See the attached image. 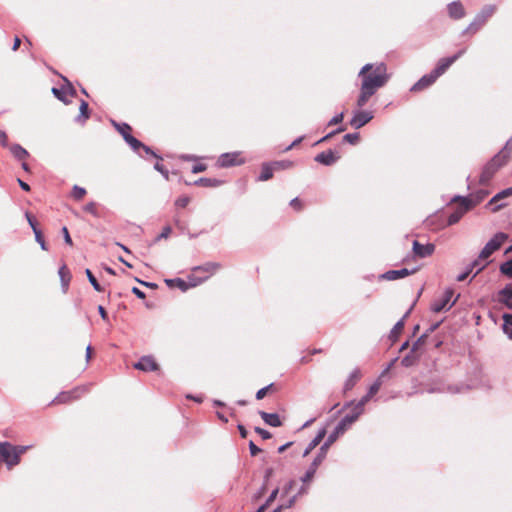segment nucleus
Wrapping results in <instances>:
<instances>
[{
	"label": "nucleus",
	"instance_id": "64",
	"mask_svg": "<svg viewBox=\"0 0 512 512\" xmlns=\"http://www.w3.org/2000/svg\"><path fill=\"white\" fill-rule=\"evenodd\" d=\"M290 205H291L293 208L298 209V210L301 208V203H300V201H299V199H298V198H294V199H292V200L290 201Z\"/></svg>",
	"mask_w": 512,
	"mask_h": 512
},
{
	"label": "nucleus",
	"instance_id": "24",
	"mask_svg": "<svg viewBox=\"0 0 512 512\" xmlns=\"http://www.w3.org/2000/svg\"><path fill=\"white\" fill-rule=\"evenodd\" d=\"M499 302L503 303L507 308L512 309V286L507 285L498 293Z\"/></svg>",
	"mask_w": 512,
	"mask_h": 512
},
{
	"label": "nucleus",
	"instance_id": "16",
	"mask_svg": "<svg viewBox=\"0 0 512 512\" xmlns=\"http://www.w3.org/2000/svg\"><path fill=\"white\" fill-rule=\"evenodd\" d=\"M417 270H418V268H413V269L402 268L399 270H389L382 275V278H384L388 281H393V280H397V279L409 276L411 274H414Z\"/></svg>",
	"mask_w": 512,
	"mask_h": 512
},
{
	"label": "nucleus",
	"instance_id": "61",
	"mask_svg": "<svg viewBox=\"0 0 512 512\" xmlns=\"http://www.w3.org/2000/svg\"><path fill=\"white\" fill-rule=\"evenodd\" d=\"M303 139H304L303 136L298 137L285 150L288 151V150L292 149L294 146H296L299 143H301Z\"/></svg>",
	"mask_w": 512,
	"mask_h": 512
},
{
	"label": "nucleus",
	"instance_id": "59",
	"mask_svg": "<svg viewBox=\"0 0 512 512\" xmlns=\"http://www.w3.org/2000/svg\"><path fill=\"white\" fill-rule=\"evenodd\" d=\"M132 293L140 299L145 298V293L137 287L132 288Z\"/></svg>",
	"mask_w": 512,
	"mask_h": 512
},
{
	"label": "nucleus",
	"instance_id": "41",
	"mask_svg": "<svg viewBox=\"0 0 512 512\" xmlns=\"http://www.w3.org/2000/svg\"><path fill=\"white\" fill-rule=\"evenodd\" d=\"M35 240L40 245L42 250H47L46 243L41 235V231L38 228H34Z\"/></svg>",
	"mask_w": 512,
	"mask_h": 512
},
{
	"label": "nucleus",
	"instance_id": "1",
	"mask_svg": "<svg viewBox=\"0 0 512 512\" xmlns=\"http://www.w3.org/2000/svg\"><path fill=\"white\" fill-rule=\"evenodd\" d=\"M358 76L362 81L356 105L362 108L378 89L386 85L390 79V74L387 71L386 64L380 62L376 64H365L360 69Z\"/></svg>",
	"mask_w": 512,
	"mask_h": 512
},
{
	"label": "nucleus",
	"instance_id": "19",
	"mask_svg": "<svg viewBox=\"0 0 512 512\" xmlns=\"http://www.w3.org/2000/svg\"><path fill=\"white\" fill-rule=\"evenodd\" d=\"M66 82V85H63L61 88H52V93L54 94V96L64 103H67L66 96H73L76 93L73 86L68 81Z\"/></svg>",
	"mask_w": 512,
	"mask_h": 512
},
{
	"label": "nucleus",
	"instance_id": "35",
	"mask_svg": "<svg viewBox=\"0 0 512 512\" xmlns=\"http://www.w3.org/2000/svg\"><path fill=\"white\" fill-rule=\"evenodd\" d=\"M80 114L76 118V121L78 122H84L89 118L88 114V103L86 101H81L80 107H79Z\"/></svg>",
	"mask_w": 512,
	"mask_h": 512
},
{
	"label": "nucleus",
	"instance_id": "48",
	"mask_svg": "<svg viewBox=\"0 0 512 512\" xmlns=\"http://www.w3.org/2000/svg\"><path fill=\"white\" fill-rule=\"evenodd\" d=\"M343 118H344V113L341 112V113L335 115L334 117H332L328 124L329 125H336V124L342 122Z\"/></svg>",
	"mask_w": 512,
	"mask_h": 512
},
{
	"label": "nucleus",
	"instance_id": "23",
	"mask_svg": "<svg viewBox=\"0 0 512 512\" xmlns=\"http://www.w3.org/2000/svg\"><path fill=\"white\" fill-rule=\"evenodd\" d=\"M337 159L338 156H336L334 152L331 150L322 152L315 157L316 162L326 166L334 164L337 161Z\"/></svg>",
	"mask_w": 512,
	"mask_h": 512
},
{
	"label": "nucleus",
	"instance_id": "56",
	"mask_svg": "<svg viewBox=\"0 0 512 512\" xmlns=\"http://www.w3.org/2000/svg\"><path fill=\"white\" fill-rule=\"evenodd\" d=\"M206 168H207V167H206V165H204V164H197V165H194V166L192 167V173L197 174V173L203 172V171H205V170H206Z\"/></svg>",
	"mask_w": 512,
	"mask_h": 512
},
{
	"label": "nucleus",
	"instance_id": "45",
	"mask_svg": "<svg viewBox=\"0 0 512 512\" xmlns=\"http://www.w3.org/2000/svg\"><path fill=\"white\" fill-rule=\"evenodd\" d=\"M273 166L275 168H279V169H287V168H291L293 166V162L288 161V160L277 161V162L273 163Z\"/></svg>",
	"mask_w": 512,
	"mask_h": 512
},
{
	"label": "nucleus",
	"instance_id": "9",
	"mask_svg": "<svg viewBox=\"0 0 512 512\" xmlns=\"http://www.w3.org/2000/svg\"><path fill=\"white\" fill-rule=\"evenodd\" d=\"M453 200L454 201L455 200H460L461 207L459 208V210L455 211L454 213H452L448 217V224L449 225L456 224L462 218L464 213L466 211H468L471 207H473L472 200L469 197H459V196H457Z\"/></svg>",
	"mask_w": 512,
	"mask_h": 512
},
{
	"label": "nucleus",
	"instance_id": "3",
	"mask_svg": "<svg viewBox=\"0 0 512 512\" xmlns=\"http://www.w3.org/2000/svg\"><path fill=\"white\" fill-rule=\"evenodd\" d=\"M218 268L219 264L217 263H207L193 269V272L188 276V283L181 278L166 279L165 283L169 287L177 286L182 291H186L188 287H196L206 281Z\"/></svg>",
	"mask_w": 512,
	"mask_h": 512
},
{
	"label": "nucleus",
	"instance_id": "57",
	"mask_svg": "<svg viewBox=\"0 0 512 512\" xmlns=\"http://www.w3.org/2000/svg\"><path fill=\"white\" fill-rule=\"evenodd\" d=\"M470 273H472V269H469V268L467 267L466 271H464L463 273H461V274H459V275L457 276V281H459V282L464 281V280L468 277V275H469Z\"/></svg>",
	"mask_w": 512,
	"mask_h": 512
},
{
	"label": "nucleus",
	"instance_id": "36",
	"mask_svg": "<svg viewBox=\"0 0 512 512\" xmlns=\"http://www.w3.org/2000/svg\"><path fill=\"white\" fill-rule=\"evenodd\" d=\"M195 184L208 187H216L220 186L222 184V181L218 179L200 178L195 182Z\"/></svg>",
	"mask_w": 512,
	"mask_h": 512
},
{
	"label": "nucleus",
	"instance_id": "46",
	"mask_svg": "<svg viewBox=\"0 0 512 512\" xmlns=\"http://www.w3.org/2000/svg\"><path fill=\"white\" fill-rule=\"evenodd\" d=\"M154 169H155V170H157L158 172H160V173L164 176V178H165L166 180H168V178H169V172H168V170H166V169L164 168V166H163L161 163L157 162V163L154 165Z\"/></svg>",
	"mask_w": 512,
	"mask_h": 512
},
{
	"label": "nucleus",
	"instance_id": "28",
	"mask_svg": "<svg viewBox=\"0 0 512 512\" xmlns=\"http://www.w3.org/2000/svg\"><path fill=\"white\" fill-rule=\"evenodd\" d=\"M325 434H326V431L324 429L319 431L318 434L315 436V438L309 443V445L306 448V450L304 451L303 455L307 456L316 446H318L320 444V442L322 441V439L324 438Z\"/></svg>",
	"mask_w": 512,
	"mask_h": 512
},
{
	"label": "nucleus",
	"instance_id": "43",
	"mask_svg": "<svg viewBox=\"0 0 512 512\" xmlns=\"http://www.w3.org/2000/svg\"><path fill=\"white\" fill-rule=\"evenodd\" d=\"M190 202V197L181 196L175 201V205L179 208H185Z\"/></svg>",
	"mask_w": 512,
	"mask_h": 512
},
{
	"label": "nucleus",
	"instance_id": "42",
	"mask_svg": "<svg viewBox=\"0 0 512 512\" xmlns=\"http://www.w3.org/2000/svg\"><path fill=\"white\" fill-rule=\"evenodd\" d=\"M483 25L480 24L475 18L469 24L465 32L476 33Z\"/></svg>",
	"mask_w": 512,
	"mask_h": 512
},
{
	"label": "nucleus",
	"instance_id": "12",
	"mask_svg": "<svg viewBox=\"0 0 512 512\" xmlns=\"http://www.w3.org/2000/svg\"><path fill=\"white\" fill-rule=\"evenodd\" d=\"M453 296L452 290H447L443 296L437 300H435L432 304V310L436 313H439L443 310H448L452 307L454 302H451Z\"/></svg>",
	"mask_w": 512,
	"mask_h": 512
},
{
	"label": "nucleus",
	"instance_id": "29",
	"mask_svg": "<svg viewBox=\"0 0 512 512\" xmlns=\"http://www.w3.org/2000/svg\"><path fill=\"white\" fill-rule=\"evenodd\" d=\"M10 151L12 153V155L18 159V160H23L25 158L28 157V152L25 148H23L21 145L19 144H14L10 147Z\"/></svg>",
	"mask_w": 512,
	"mask_h": 512
},
{
	"label": "nucleus",
	"instance_id": "4",
	"mask_svg": "<svg viewBox=\"0 0 512 512\" xmlns=\"http://www.w3.org/2000/svg\"><path fill=\"white\" fill-rule=\"evenodd\" d=\"M511 151V141H508L505 147L489 163L486 164L479 179L482 185L487 184L496 171L507 162Z\"/></svg>",
	"mask_w": 512,
	"mask_h": 512
},
{
	"label": "nucleus",
	"instance_id": "20",
	"mask_svg": "<svg viewBox=\"0 0 512 512\" xmlns=\"http://www.w3.org/2000/svg\"><path fill=\"white\" fill-rule=\"evenodd\" d=\"M438 77L433 73L431 72L430 74H426L424 76H422L412 87H411V91L412 92H417V91H421L427 87H429L430 85H432L436 79Z\"/></svg>",
	"mask_w": 512,
	"mask_h": 512
},
{
	"label": "nucleus",
	"instance_id": "7",
	"mask_svg": "<svg viewBox=\"0 0 512 512\" xmlns=\"http://www.w3.org/2000/svg\"><path fill=\"white\" fill-rule=\"evenodd\" d=\"M0 460L5 462L8 469L16 466L20 461L18 453L15 452V446L8 442H0Z\"/></svg>",
	"mask_w": 512,
	"mask_h": 512
},
{
	"label": "nucleus",
	"instance_id": "34",
	"mask_svg": "<svg viewBox=\"0 0 512 512\" xmlns=\"http://www.w3.org/2000/svg\"><path fill=\"white\" fill-rule=\"evenodd\" d=\"M486 259H480L478 257V259L474 260L472 263H470V265L468 266L469 269H472L475 270V273H474V277L480 273L487 265V263H485Z\"/></svg>",
	"mask_w": 512,
	"mask_h": 512
},
{
	"label": "nucleus",
	"instance_id": "15",
	"mask_svg": "<svg viewBox=\"0 0 512 512\" xmlns=\"http://www.w3.org/2000/svg\"><path fill=\"white\" fill-rule=\"evenodd\" d=\"M125 142L131 147V149L135 152H138L140 149H142L146 154H150L156 158L161 159L155 152H153L148 146L144 145L142 142H140L138 139H136L132 135H127L125 137Z\"/></svg>",
	"mask_w": 512,
	"mask_h": 512
},
{
	"label": "nucleus",
	"instance_id": "62",
	"mask_svg": "<svg viewBox=\"0 0 512 512\" xmlns=\"http://www.w3.org/2000/svg\"><path fill=\"white\" fill-rule=\"evenodd\" d=\"M98 312H99V314H100V316H101V318L103 320H107L108 319L107 312H106V310L104 309L103 306H101V305L98 306Z\"/></svg>",
	"mask_w": 512,
	"mask_h": 512
},
{
	"label": "nucleus",
	"instance_id": "22",
	"mask_svg": "<svg viewBox=\"0 0 512 512\" xmlns=\"http://www.w3.org/2000/svg\"><path fill=\"white\" fill-rule=\"evenodd\" d=\"M495 5H485L474 17L480 24L484 25L486 21L495 13Z\"/></svg>",
	"mask_w": 512,
	"mask_h": 512
},
{
	"label": "nucleus",
	"instance_id": "8",
	"mask_svg": "<svg viewBox=\"0 0 512 512\" xmlns=\"http://www.w3.org/2000/svg\"><path fill=\"white\" fill-rule=\"evenodd\" d=\"M245 163V158L242 157L240 151L223 153L218 157L217 166L227 168L232 166H239Z\"/></svg>",
	"mask_w": 512,
	"mask_h": 512
},
{
	"label": "nucleus",
	"instance_id": "37",
	"mask_svg": "<svg viewBox=\"0 0 512 512\" xmlns=\"http://www.w3.org/2000/svg\"><path fill=\"white\" fill-rule=\"evenodd\" d=\"M512 196V187L506 188L497 193L490 201V203H498L500 200Z\"/></svg>",
	"mask_w": 512,
	"mask_h": 512
},
{
	"label": "nucleus",
	"instance_id": "25",
	"mask_svg": "<svg viewBox=\"0 0 512 512\" xmlns=\"http://www.w3.org/2000/svg\"><path fill=\"white\" fill-rule=\"evenodd\" d=\"M259 415L263 419V421L272 427H279L282 425L280 417L276 413H267L265 411H259Z\"/></svg>",
	"mask_w": 512,
	"mask_h": 512
},
{
	"label": "nucleus",
	"instance_id": "49",
	"mask_svg": "<svg viewBox=\"0 0 512 512\" xmlns=\"http://www.w3.org/2000/svg\"><path fill=\"white\" fill-rule=\"evenodd\" d=\"M272 386V384L266 386V387H263L261 388L260 390L257 391L256 393V398L258 400H261L265 397V395L267 394L268 390L270 389V387Z\"/></svg>",
	"mask_w": 512,
	"mask_h": 512
},
{
	"label": "nucleus",
	"instance_id": "21",
	"mask_svg": "<svg viewBox=\"0 0 512 512\" xmlns=\"http://www.w3.org/2000/svg\"><path fill=\"white\" fill-rule=\"evenodd\" d=\"M448 15L450 18L458 20L465 16L464 6L460 1H453L447 5Z\"/></svg>",
	"mask_w": 512,
	"mask_h": 512
},
{
	"label": "nucleus",
	"instance_id": "32",
	"mask_svg": "<svg viewBox=\"0 0 512 512\" xmlns=\"http://www.w3.org/2000/svg\"><path fill=\"white\" fill-rule=\"evenodd\" d=\"M112 125L116 128V130L122 135L123 139L125 140V137L127 135H131V127L126 123H117L116 121H111Z\"/></svg>",
	"mask_w": 512,
	"mask_h": 512
},
{
	"label": "nucleus",
	"instance_id": "60",
	"mask_svg": "<svg viewBox=\"0 0 512 512\" xmlns=\"http://www.w3.org/2000/svg\"><path fill=\"white\" fill-rule=\"evenodd\" d=\"M485 196H486V193L481 191L477 194L475 201L472 198H470L472 200L473 206L476 205L477 203H479L480 201H482Z\"/></svg>",
	"mask_w": 512,
	"mask_h": 512
},
{
	"label": "nucleus",
	"instance_id": "30",
	"mask_svg": "<svg viewBox=\"0 0 512 512\" xmlns=\"http://www.w3.org/2000/svg\"><path fill=\"white\" fill-rule=\"evenodd\" d=\"M361 373L359 369H354L345 382V389L350 390L354 387L356 382L360 379Z\"/></svg>",
	"mask_w": 512,
	"mask_h": 512
},
{
	"label": "nucleus",
	"instance_id": "38",
	"mask_svg": "<svg viewBox=\"0 0 512 512\" xmlns=\"http://www.w3.org/2000/svg\"><path fill=\"white\" fill-rule=\"evenodd\" d=\"M500 271L502 274L512 277V259L501 264Z\"/></svg>",
	"mask_w": 512,
	"mask_h": 512
},
{
	"label": "nucleus",
	"instance_id": "55",
	"mask_svg": "<svg viewBox=\"0 0 512 512\" xmlns=\"http://www.w3.org/2000/svg\"><path fill=\"white\" fill-rule=\"evenodd\" d=\"M297 498H298V495H293L291 498H289V500L285 504H283L284 509H289V508L293 507Z\"/></svg>",
	"mask_w": 512,
	"mask_h": 512
},
{
	"label": "nucleus",
	"instance_id": "6",
	"mask_svg": "<svg viewBox=\"0 0 512 512\" xmlns=\"http://www.w3.org/2000/svg\"><path fill=\"white\" fill-rule=\"evenodd\" d=\"M507 239L508 235L506 233H496L481 250L479 253V258L487 259L492 253L498 250Z\"/></svg>",
	"mask_w": 512,
	"mask_h": 512
},
{
	"label": "nucleus",
	"instance_id": "27",
	"mask_svg": "<svg viewBox=\"0 0 512 512\" xmlns=\"http://www.w3.org/2000/svg\"><path fill=\"white\" fill-rule=\"evenodd\" d=\"M273 177V166L269 163L262 164L261 173L258 176V181H267Z\"/></svg>",
	"mask_w": 512,
	"mask_h": 512
},
{
	"label": "nucleus",
	"instance_id": "26",
	"mask_svg": "<svg viewBox=\"0 0 512 512\" xmlns=\"http://www.w3.org/2000/svg\"><path fill=\"white\" fill-rule=\"evenodd\" d=\"M410 313V310H408L405 315L403 316L402 319H400L395 325L394 327L392 328V330L390 331V339L395 341L399 334L401 333L403 327H404V321H405V318L409 315Z\"/></svg>",
	"mask_w": 512,
	"mask_h": 512
},
{
	"label": "nucleus",
	"instance_id": "17",
	"mask_svg": "<svg viewBox=\"0 0 512 512\" xmlns=\"http://www.w3.org/2000/svg\"><path fill=\"white\" fill-rule=\"evenodd\" d=\"M413 253L419 257V258H425V257H428L430 256L434 250H435V246L431 243H428V244H420L418 241H414L413 242Z\"/></svg>",
	"mask_w": 512,
	"mask_h": 512
},
{
	"label": "nucleus",
	"instance_id": "5",
	"mask_svg": "<svg viewBox=\"0 0 512 512\" xmlns=\"http://www.w3.org/2000/svg\"><path fill=\"white\" fill-rule=\"evenodd\" d=\"M382 385L380 379L376 380L368 389L366 395H364L357 403L350 402L345 404L344 408L352 407L349 414L346 415L354 423L359 416L364 412L365 405L372 399L374 395L378 393Z\"/></svg>",
	"mask_w": 512,
	"mask_h": 512
},
{
	"label": "nucleus",
	"instance_id": "63",
	"mask_svg": "<svg viewBox=\"0 0 512 512\" xmlns=\"http://www.w3.org/2000/svg\"><path fill=\"white\" fill-rule=\"evenodd\" d=\"M0 143L3 145V146H7V135L4 131L0 130Z\"/></svg>",
	"mask_w": 512,
	"mask_h": 512
},
{
	"label": "nucleus",
	"instance_id": "11",
	"mask_svg": "<svg viewBox=\"0 0 512 512\" xmlns=\"http://www.w3.org/2000/svg\"><path fill=\"white\" fill-rule=\"evenodd\" d=\"M373 119V114L370 111L361 110V108L358 107L357 110L353 112V117L350 120V125L354 129H359L366 125L368 122H370Z\"/></svg>",
	"mask_w": 512,
	"mask_h": 512
},
{
	"label": "nucleus",
	"instance_id": "10",
	"mask_svg": "<svg viewBox=\"0 0 512 512\" xmlns=\"http://www.w3.org/2000/svg\"><path fill=\"white\" fill-rule=\"evenodd\" d=\"M465 49H462L460 51H458L455 55L451 56V57H446V58H441L436 67L434 68V70L432 71L437 77H440L441 75H443L447 70L448 68L457 60L459 59L464 53H465Z\"/></svg>",
	"mask_w": 512,
	"mask_h": 512
},
{
	"label": "nucleus",
	"instance_id": "40",
	"mask_svg": "<svg viewBox=\"0 0 512 512\" xmlns=\"http://www.w3.org/2000/svg\"><path fill=\"white\" fill-rule=\"evenodd\" d=\"M85 194H86V190L83 187L74 185L73 190H72V195L75 199L80 200L85 196Z\"/></svg>",
	"mask_w": 512,
	"mask_h": 512
},
{
	"label": "nucleus",
	"instance_id": "47",
	"mask_svg": "<svg viewBox=\"0 0 512 512\" xmlns=\"http://www.w3.org/2000/svg\"><path fill=\"white\" fill-rule=\"evenodd\" d=\"M255 432L257 434H259L262 437V439H269V438H271V433L269 431L265 430V429L260 428V427H256L255 428Z\"/></svg>",
	"mask_w": 512,
	"mask_h": 512
},
{
	"label": "nucleus",
	"instance_id": "13",
	"mask_svg": "<svg viewBox=\"0 0 512 512\" xmlns=\"http://www.w3.org/2000/svg\"><path fill=\"white\" fill-rule=\"evenodd\" d=\"M85 389L82 388V387H78V388H75L71 391H65V392H61L59 393L55 398L54 400L52 401V403H67V402H70L74 399H77L79 398L80 394L82 392H84Z\"/></svg>",
	"mask_w": 512,
	"mask_h": 512
},
{
	"label": "nucleus",
	"instance_id": "58",
	"mask_svg": "<svg viewBox=\"0 0 512 512\" xmlns=\"http://www.w3.org/2000/svg\"><path fill=\"white\" fill-rule=\"evenodd\" d=\"M249 450L252 456H256L260 452V449L252 441L249 443Z\"/></svg>",
	"mask_w": 512,
	"mask_h": 512
},
{
	"label": "nucleus",
	"instance_id": "39",
	"mask_svg": "<svg viewBox=\"0 0 512 512\" xmlns=\"http://www.w3.org/2000/svg\"><path fill=\"white\" fill-rule=\"evenodd\" d=\"M86 275L93 288L98 292L102 291L100 284L89 269H86Z\"/></svg>",
	"mask_w": 512,
	"mask_h": 512
},
{
	"label": "nucleus",
	"instance_id": "33",
	"mask_svg": "<svg viewBox=\"0 0 512 512\" xmlns=\"http://www.w3.org/2000/svg\"><path fill=\"white\" fill-rule=\"evenodd\" d=\"M503 320V331L510 339H512V314H504Z\"/></svg>",
	"mask_w": 512,
	"mask_h": 512
},
{
	"label": "nucleus",
	"instance_id": "44",
	"mask_svg": "<svg viewBox=\"0 0 512 512\" xmlns=\"http://www.w3.org/2000/svg\"><path fill=\"white\" fill-rule=\"evenodd\" d=\"M359 140V134L357 133H348L344 136V141L354 145Z\"/></svg>",
	"mask_w": 512,
	"mask_h": 512
},
{
	"label": "nucleus",
	"instance_id": "52",
	"mask_svg": "<svg viewBox=\"0 0 512 512\" xmlns=\"http://www.w3.org/2000/svg\"><path fill=\"white\" fill-rule=\"evenodd\" d=\"M278 492H279L278 488L274 489V490L271 492V494L269 495V497L267 498V500H266V502H265V504H266L267 506H269V505H270V504H271V503L276 499V497H277V495H278Z\"/></svg>",
	"mask_w": 512,
	"mask_h": 512
},
{
	"label": "nucleus",
	"instance_id": "50",
	"mask_svg": "<svg viewBox=\"0 0 512 512\" xmlns=\"http://www.w3.org/2000/svg\"><path fill=\"white\" fill-rule=\"evenodd\" d=\"M84 210L88 213H91L93 215H97L96 205L94 202L87 203L84 206Z\"/></svg>",
	"mask_w": 512,
	"mask_h": 512
},
{
	"label": "nucleus",
	"instance_id": "14",
	"mask_svg": "<svg viewBox=\"0 0 512 512\" xmlns=\"http://www.w3.org/2000/svg\"><path fill=\"white\" fill-rule=\"evenodd\" d=\"M125 142L131 147V149L135 152H138L140 149H142L146 154H150L156 158L161 159L155 152H153L148 146L144 145L142 142H140L138 139H136L132 135H127L125 137Z\"/></svg>",
	"mask_w": 512,
	"mask_h": 512
},
{
	"label": "nucleus",
	"instance_id": "18",
	"mask_svg": "<svg viewBox=\"0 0 512 512\" xmlns=\"http://www.w3.org/2000/svg\"><path fill=\"white\" fill-rule=\"evenodd\" d=\"M135 369L142 370L145 372L155 371L158 369V364L151 356H143L137 363L134 365Z\"/></svg>",
	"mask_w": 512,
	"mask_h": 512
},
{
	"label": "nucleus",
	"instance_id": "54",
	"mask_svg": "<svg viewBox=\"0 0 512 512\" xmlns=\"http://www.w3.org/2000/svg\"><path fill=\"white\" fill-rule=\"evenodd\" d=\"M62 233H63V237H64V241L68 244V245H72L73 242H72V239L69 235V232H68V229L66 227H63L62 228Z\"/></svg>",
	"mask_w": 512,
	"mask_h": 512
},
{
	"label": "nucleus",
	"instance_id": "31",
	"mask_svg": "<svg viewBox=\"0 0 512 512\" xmlns=\"http://www.w3.org/2000/svg\"><path fill=\"white\" fill-rule=\"evenodd\" d=\"M58 275H59L60 280H61L62 288H63L64 291H66L67 287H68V284H69V281H70V274L67 271L65 265H63V266H61L59 268Z\"/></svg>",
	"mask_w": 512,
	"mask_h": 512
},
{
	"label": "nucleus",
	"instance_id": "2",
	"mask_svg": "<svg viewBox=\"0 0 512 512\" xmlns=\"http://www.w3.org/2000/svg\"><path fill=\"white\" fill-rule=\"evenodd\" d=\"M353 422L350 418H347L346 416L342 418V420L337 424L334 431L327 437L324 444L320 447L318 455L315 457L305 474L301 477V480L305 482H311L318 466L322 463V461L325 459L327 451L329 447H332V444L338 439V437L348 429L350 425H352Z\"/></svg>",
	"mask_w": 512,
	"mask_h": 512
},
{
	"label": "nucleus",
	"instance_id": "51",
	"mask_svg": "<svg viewBox=\"0 0 512 512\" xmlns=\"http://www.w3.org/2000/svg\"><path fill=\"white\" fill-rule=\"evenodd\" d=\"M301 482H302V486L299 488V490L295 494V495H298V497L303 496L308 493V484L310 483V482L304 483L302 480H301Z\"/></svg>",
	"mask_w": 512,
	"mask_h": 512
},
{
	"label": "nucleus",
	"instance_id": "53",
	"mask_svg": "<svg viewBox=\"0 0 512 512\" xmlns=\"http://www.w3.org/2000/svg\"><path fill=\"white\" fill-rule=\"evenodd\" d=\"M295 481L294 480H290L284 487H283V490H282V494L283 495H287L289 494V492L291 491V489L293 488V486L295 485Z\"/></svg>",
	"mask_w": 512,
	"mask_h": 512
}]
</instances>
